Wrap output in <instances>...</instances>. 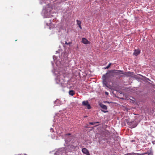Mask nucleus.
Returning a JSON list of instances; mask_svg holds the SVG:
<instances>
[{
	"instance_id": "f03ea898",
	"label": "nucleus",
	"mask_w": 155,
	"mask_h": 155,
	"mask_svg": "<svg viewBox=\"0 0 155 155\" xmlns=\"http://www.w3.org/2000/svg\"><path fill=\"white\" fill-rule=\"evenodd\" d=\"M111 76L109 73H106L102 76L103 82L106 86L107 87V83L109 81V78Z\"/></svg>"
},
{
	"instance_id": "9b49d317",
	"label": "nucleus",
	"mask_w": 155,
	"mask_h": 155,
	"mask_svg": "<svg viewBox=\"0 0 155 155\" xmlns=\"http://www.w3.org/2000/svg\"><path fill=\"white\" fill-rule=\"evenodd\" d=\"M76 147V146H74L73 145H71V148L72 149H74Z\"/></svg>"
},
{
	"instance_id": "f3484780",
	"label": "nucleus",
	"mask_w": 155,
	"mask_h": 155,
	"mask_svg": "<svg viewBox=\"0 0 155 155\" xmlns=\"http://www.w3.org/2000/svg\"><path fill=\"white\" fill-rule=\"evenodd\" d=\"M78 26H79V28H80V29H82V28H81V25H78Z\"/></svg>"
},
{
	"instance_id": "412c9836",
	"label": "nucleus",
	"mask_w": 155,
	"mask_h": 155,
	"mask_svg": "<svg viewBox=\"0 0 155 155\" xmlns=\"http://www.w3.org/2000/svg\"><path fill=\"white\" fill-rule=\"evenodd\" d=\"M68 135H70V134H68Z\"/></svg>"
},
{
	"instance_id": "39448f33",
	"label": "nucleus",
	"mask_w": 155,
	"mask_h": 155,
	"mask_svg": "<svg viewBox=\"0 0 155 155\" xmlns=\"http://www.w3.org/2000/svg\"><path fill=\"white\" fill-rule=\"evenodd\" d=\"M82 151L84 154L87 155H90L89 151L86 148H83L82 149Z\"/></svg>"
},
{
	"instance_id": "423d86ee",
	"label": "nucleus",
	"mask_w": 155,
	"mask_h": 155,
	"mask_svg": "<svg viewBox=\"0 0 155 155\" xmlns=\"http://www.w3.org/2000/svg\"><path fill=\"white\" fill-rule=\"evenodd\" d=\"M82 42L85 44H89L90 43V42L87 39L84 38H82Z\"/></svg>"
},
{
	"instance_id": "6ab92c4d",
	"label": "nucleus",
	"mask_w": 155,
	"mask_h": 155,
	"mask_svg": "<svg viewBox=\"0 0 155 155\" xmlns=\"http://www.w3.org/2000/svg\"><path fill=\"white\" fill-rule=\"evenodd\" d=\"M95 124H96V123H99V122H95Z\"/></svg>"
},
{
	"instance_id": "0eeeda50",
	"label": "nucleus",
	"mask_w": 155,
	"mask_h": 155,
	"mask_svg": "<svg viewBox=\"0 0 155 155\" xmlns=\"http://www.w3.org/2000/svg\"><path fill=\"white\" fill-rule=\"evenodd\" d=\"M140 50L139 49L135 50L133 53V54H134V55L136 56L140 54Z\"/></svg>"
},
{
	"instance_id": "7ed1b4c3",
	"label": "nucleus",
	"mask_w": 155,
	"mask_h": 155,
	"mask_svg": "<svg viewBox=\"0 0 155 155\" xmlns=\"http://www.w3.org/2000/svg\"><path fill=\"white\" fill-rule=\"evenodd\" d=\"M127 123L132 128L136 127L137 125V122L135 121H128Z\"/></svg>"
},
{
	"instance_id": "4468645a",
	"label": "nucleus",
	"mask_w": 155,
	"mask_h": 155,
	"mask_svg": "<svg viewBox=\"0 0 155 155\" xmlns=\"http://www.w3.org/2000/svg\"><path fill=\"white\" fill-rule=\"evenodd\" d=\"M89 124L91 125H94L95 124L94 122H90L89 123Z\"/></svg>"
},
{
	"instance_id": "6e6552de",
	"label": "nucleus",
	"mask_w": 155,
	"mask_h": 155,
	"mask_svg": "<svg viewBox=\"0 0 155 155\" xmlns=\"http://www.w3.org/2000/svg\"><path fill=\"white\" fill-rule=\"evenodd\" d=\"M100 106L102 108V109L104 110H107V107L106 105L102 104L100 103L99 104Z\"/></svg>"
},
{
	"instance_id": "20e7f679",
	"label": "nucleus",
	"mask_w": 155,
	"mask_h": 155,
	"mask_svg": "<svg viewBox=\"0 0 155 155\" xmlns=\"http://www.w3.org/2000/svg\"><path fill=\"white\" fill-rule=\"evenodd\" d=\"M82 105L83 106L87 107L88 109H90L91 108V106L88 104V102L87 101H83L82 102Z\"/></svg>"
},
{
	"instance_id": "1a4fd4ad",
	"label": "nucleus",
	"mask_w": 155,
	"mask_h": 155,
	"mask_svg": "<svg viewBox=\"0 0 155 155\" xmlns=\"http://www.w3.org/2000/svg\"><path fill=\"white\" fill-rule=\"evenodd\" d=\"M69 94L70 95L73 96L75 94L74 91L73 90H70L69 91Z\"/></svg>"
},
{
	"instance_id": "a211bd4d",
	"label": "nucleus",
	"mask_w": 155,
	"mask_h": 155,
	"mask_svg": "<svg viewBox=\"0 0 155 155\" xmlns=\"http://www.w3.org/2000/svg\"><path fill=\"white\" fill-rule=\"evenodd\" d=\"M152 143L153 144H155V141H153L152 142Z\"/></svg>"
},
{
	"instance_id": "aec40b11",
	"label": "nucleus",
	"mask_w": 155,
	"mask_h": 155,
	"mask_svg": "<svg viewBox=\"0 0 155 155\" xmlns=\"http://www.w3.org/2000/svg\"><path fill=\"white\" fill-rule=\"evenodd\" d=\"M102 111H103V112H104V113H105V112H106V111H105L103 110Z\"/></svg>"
},
{
	"instance_id": "ddd939ff",
	"label": "nucleus",
	"mask_w": 155,
	"mask_h": 155,
	"mask_svg": "<svg viewBox=\"0 0 155 155\" xmlns=\"http://www.w3.org/2000/svg\"><path fill=\"white\" fill-rule=\"evenodd\" d=\"M65 44L67 45H70L71 44V42H70L69 43H67V41H65Z\"/></svg>"
},
{
	"instance_id": "f8f14e48",
	"label": "nucleus",
	"mask_w": 155,
	"mask_h": 155,
	"mask_svg": "<svg viewBox=\"0 0 155 155\" xmlns=\"http://www.w3.org/2000/svg\"><path fill=\"white\" fill-rule=\"evenodd\" d=\"M111 65V64L110 63L106 67V68H105V69H108L110 66Z\"/></svg>"
},
{
	"instance_id": "f257e3e1",
	"label": "nucleus",
	"mask_w": 155,
	"mask_h": 155,
	"mask_svg": "<svg viewBox=\"0 0 155 155\" xmlns=\"http://www.w3.org/2000/svg\"><path fill=\"white\" fill-rule=\"evenodd\" d=\"M112 74H111V75L112 76H115V75H119L120 74H124L125 75H127L128 74H131V72L129 71L127 72H125L123 71L118 70H114L112 71Z\"/></svg>"
},
{
	"instance_id": "4be33fe9",
	"label": "nucleus",
	"mask_w": 155,
	"mask_h": 155,
	"mask_svg": "<svg viewBox=\"0 0 155 155\" xmlns=\"http://www.w3.org/2000/svg\"><path fill=\"white\" fill-rule=\"evenodd\" d=\"M49 28H50V29H51V27H50Z\"/></svg>"
},
{
	"instance_id": "9d476101",
	"label": "nucleus",
	"mask_w": 155,
	"mask_h": 155,
	"mask_svg": "<svg viewBox=\"0 0 155 155\" xmlns=\"http://www.w3.org/2000/svg\"><path fill=\"white\" fill-rule=\"evenodd\" d=\"M76 21L77 22V24L78 25H81V21H80L79 20H77Z\"/></svg>"
},
{
	"instance_id": "2eb2a0df",
	"label": "nucleus",
	"mask_w": 155,
	"mask_h": 155,
	"mask_svg": "<svg viewBox=\"0 0 155 155\" xmlns=\"http://www.w3.org/2000/svg\"><path fill=\"white\" fill-rule=\"evenodd\" d=\"M105 94L106 95H108V94H109L108 93V92H105Z\"/></svg>"
},
{
	"instance_id": "dca6fc26",
	"label": "nucleus",
	"mask_w": 155,
	"mask_h": 155,
	"mask_svg": "<svg viewBox=\"0 0 155 155\" xmlns=\"http://www.w3.org/2000/svg\"><path fill=\"white\" fill-rule=\"evenodd\" d=\"M147 155H153L152 153H149Z\"/></svg>"
}]
</instances>
